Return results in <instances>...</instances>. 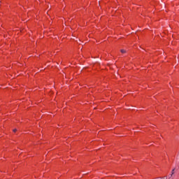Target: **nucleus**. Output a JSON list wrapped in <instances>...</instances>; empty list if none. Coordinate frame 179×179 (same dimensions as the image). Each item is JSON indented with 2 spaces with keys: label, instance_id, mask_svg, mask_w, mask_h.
<instances>
[{
  "label": "nucleus",
  "instance_id": "obj_1",
  "mask_svg": "<svg viewBox=\"0 0 179 179\" xmlns=\"http://www.w3.org/2000/svg\"><path fill=\"white\" fill-rule=\"evenodd\" d=\"M120 52H122V54H125L127 52V51L124 49L120 50Z\"/></svg>",
  "mask_w": 179,
  "mask_h": 179
},
{
  "label": "nucleus",
  "instance_id": "obj_2",
  "mask_svg": "<svg viewBox=\"0 0 179 179\" xmlns=\"http://www.w3.org/2000/svg\"><path fill=\"white\" fill-rule=\"evenodd\" d=\"M176 169H173L171 171V177H173V174H174Z\"/></svg>",
  "mask_w": 179,
  "mask_h": 179
},
{
  "label": "nucleus",
  "instance_id": "obj_3",
  "mask_svg": "<svg viewBox=\"0 0 179 179\" xmlns=\"http://www.w3.org/2000/svg\"><path fill=\"white\" fill-rule=\"evenodd\" d=\"M13 131V132H16L17 131V129H14Z\"/></svg>",
  "mask_w": 179,
  "mask_h": 179
}]
</instances>
